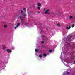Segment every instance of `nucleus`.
I'll list each match as a JSON object with an SVG mask.
<instances>
[{
	"instance_id": "nucleus-1",
	"label": "nucleus",
	"mask_w": 75,
	"mask_h": 75,
	"mask_svg": "<svg viewBox=\"0 0 75 75\" xmlns=\"http://www.w3.org/2000/svg\"><path fill=\"white\" fill-rule=\"evenodd\" d=\"M18 16L19 17L20 20H21L22 24H24V19L23 18V16L24 17L23 18H25V17H27V14L25 13L24 12L21 10L20 13V14L18 15Z\"/></svg>"
},
{
	"instance_id": "nucleus-8",
	"label": "nucleus",
	"mask_w": 75,
	"mask_h": 75,
	"mask_svg": "<svg viewBox=\"0 0 75 75\" xmlns=\"http://www.w3.org/2000/svg\"><path fill=\"white\" fill-rule=\"evenodd\" d=\"M38 9L39 10L41 9V7L40 6H38Z\"/></svg>"
},
{
	"instance_id": "nucleus-26",
	"label": "nucleus",
	"mask_w": 75,
	"mask_h": 75,
	"mask_svg": "<svg viewBox=\"0 0 75 75\" xmlns=\"http://www.w3.org/2000/svg\"><path fill=\"white\" fill-rule=\"evenodd\" d=\"M38 13H40V11L38 12Z\"/></svg>"
},
{
	"instance_id": "nucleus-3",
	"label": "nucleus",
	"mask_w": 75,
	"mask_h": 75,
	"mask_svg": "<svg viewBox=\"0 0 75 75\" xmlns=\"http://www.w3.org/2000/svg\"><path fill=\"white\" fill-rule=\"evenodd\" d=\"M62 14V13H61V12H60V11H58L57 13V14L58 15H59V14Z\"/></svg>"
},
{
	"instance_id": "nucleus-21",
	"label": "nucleus",
	"mask_w": 75,
	"mask_h": 75,
	"mask_svg": "<svg viewBox=\"0 0 75 75\" xmlns=\"http://www.w3.org/2000/svg\"><path fill=\"white\" fill-rule=\"evenodd\" d=\"M42 44H44V41H42Z\"/></svg>"
},
{
	"instance_id": "nucleus-14",
	"label": "nucleus",
	"mask_w": 75,
	"mask_h": 75,
	"mask_svg": "<svg viewBox=\"0 0 75 75\" xmlns=\"http://www.w3.org/2000/svg\"><path fill=\"white\" fill-rule=\"evenodd\" d=\"M75 26V25L74 24H73L71 26L72 27H74Z\"/></svg>"
},
{
	"instance_id": "nucleus-18",
	"label": "nucleus",
	"mask_w": 75,
	"mask_h": 75,
	"mask_svg": "<svg viewBox=\"0 0 75 75\" xmlns=\"http://www.w3.org/2000/svg\"><path fill=\"white\" fill-rule=\"evenodd\" d=\"M57 26H59L60 25V24H59V23H58L57 24Z\"/></svg>"
},
{
	"instance_id": "nucleus-24",
	"label": "nucleus",
	"mask_w": 75,
	"mask_h": 75,
	"mask_svg": "<svg viewBox=\"0 0 75 75\" xmlns=\"http://www.w3.org/2000/svg\"><path fill=\"white\" fill-rule=\"evenodd\" d=\"M73 64H75V60L74 61Z\"/></svg>"
},
{
	"instance_id": "nucleus-16",
	"label": "nucleus",
	"mask_w": 75,
	"mask_h": 75,
	"mask_svg": "<svg viewBox=\"0 0 75 75\" xmlns=\"http://www.w3.org/2000/svg\"><path fill=\"white\" fill-rule=\"evenodd\" d=\"M39 57H40V58H41L42 57V56H41V55H39Z\"/></svg>"
},
{
	"instance_id": "nucleus-5",
	"label": "nucleus",
	"mask_w": 75,
	"mask_h": 75,
	"mask_svg": "<svg viewBox=\"0 0 75 75\" xmlns=\"http://www.w3.org/2000/svg\"><path fill=\"white\" fill-rule=\"evenodd\" d=\"M37 6H41V4L40 3H38L37 4Z\"/></svg>"
},
{
	"instance_id": "nucleus-22",
	"label": "nucleus",
	"mask_w": 75,
	"mask_h": 75,
	"mask_svg": "<svg viewBox=\"0 0 75 75\" xmlns=\"http://www.w3.org/2000/svg\"><path fill=\"white\" fill-rule=\"evenodd\" d=\"M68 74H69V72H67V75H68Z\"/></svg>"
},
{
	"instance_id": "nucleus-10",
	"label": "nucleus",
	"mask_w": 75,
	"mask_h": 75,
	"mask_svg": "<svg viewBox=\"0 0 75 75\" xmlns=\"http://www.w3.org/2000/svg\"><path fill=\"white\" fill-rule=\"evenodd\" d=\"M4 28H6L7 26L6 25H5L4 26Z\"/></svg>"
},
{
	"instance_id": "nucleus-23",
	"label": "nucleus",
	"mask_w": 75,
	"mask_h": 75,
	"mask_svg": "<svg viewBox=\"0 0 75 75\" xmlns=\"http://www.w3.org/2000/svg\"><path fill=\"white\" fill-rule=\"evenodd\" d=\"M28 14L29 15H30V13H28Z\"/></svg>"
},
{
	"instance_id": "nucleus-6",
	"label": "nucleus",
	"mask_w": 75,
	"mask_h": 75,
	"mask_svg": "<svg viewBox=\"0 0 75 75\" xmlns=\"http://www.w3.org/2000/svg\"><path fill=\"white\" fill-rule=\"evenodd\" d=\"M69 38L67 40V41H70V39H71V36H69Z\"/></svg>"
},
{
	"instance_id": "nucleus-2",
	"label": "nucleus",
	"mask_w": 75,
	"mask_h": 75,
	"mask_svg": "<svg viewBox=\"0 0 75 75\" xmlns=\"http://www.w3.org/2000/svg\"><path fill=\"white\" fill-rule=\"evenodd\" d=\"M6 51L7 52H8V53H10V52H11V50L10 49H7L6 50Z\"/></svg>"
},
{
	"instance_id": "nucleus-15",
	"label": "nucleus",
	"mask_w": 75,
	"mask_h": 75,
	"mask_svg": "<svg viewBox=\"0 0 75 75\" xmlns=\"http://www.w3.org/2000/svg\"><path fill=\"white\" fill-rule=\"evenodd\" d=\"M17 27H18V26L17 25L16 26V27H15L14 28L15 29H16V28H17Z\"/></svg>"
},
{
	"instance_id": "nucleus-17",
	"label": "nucleus",
	"mask_w": 75,
	"mask_h": 75,
	"mask_svg": "<svg viewBox=\"0 0 75 75\" xmlns=\"http://www.w3.org/2000/svg\"><path fill=\"white\" fill-rule=\"evenodd\" d=\"M20 25V23H18L17 24V26H19Z\"/></svg>"
},
{
	"instance_id": "nucleus-9",
	"label": "nucleus",
	"mask_w": 75,
	"mask_h": 75,
	"mask_svg": "<svg viewBox=\"0 0 75 75\" xmlns=\"http://www.w3.org/2000/svg\"><path fill=\"white\" fill-rule=\"evenodd\" d=\"M49 52H50V53H51V52H52V50H49Z\"/></svg>"
},
{
	"instance_id": "nucleus-25",
	"label": "nucleus",
	"mask_w": 75,
	"mask_h": 75,
	"mask_svg": "<svg viewBox=\"0 0 75 75\" xmlns=\"http://www.w3.org/2000/svg\"><path fill=\"white\" fill-rule=\"evenodd\" d=\"M70 28H71V27L69 26V29H70Z\"/></svg>"
},
{
	"instance_id": "nucleus-13",
	"label": "nucleus",
	"mask_w": 75,
	"mask_h": 75,
	"mask_svg": "<svg viewBox=\"0 0 75 75\" xmlns=\"http://www.w3.org/2000/svg\"><path fill=\"white\" fill-rule=\"evenodd\" d=\"M23 10L24 11H26V8H24L23 9Z\"/></svg>"
},
{
	"instance_id": "nucleus-12",
	"label": "nucleus",
	"mask_w": 75,
	"mask_h": 75,
	"mask_svg": "<svg viewBox=\"0 0 75 75\" xmlns=\"http://www.w3.org/2000/svg\"><path fill=\"white\" fill-rule=\"evenodd\" d=\"M69 18L70 19H71V18H73V17H72V16H70Z\"/></svg>"
},
{
	"instance_id": "nucleus-7",
	"label": "nucleus",
	"mask_w": 75,
	"mask_h": 75,
	"mask_svg": "<svg viewBox=\"0 0 75 75\" xmlns=\"http://www.w3.org/2000/svg\"><path fill=\"white\" fill-rule=\"evenodd\" d=\"M43 56H44V57H47V54H46V53H44L43 54Z\"/></svg>"
},
{
	"instance_id": "nucleus-11",
	"label": "nucleus",
	"mask_w": 75,
	"mask_h": 75,
	"mask_svg": "<svg viewBox=\"0 0 75 75\" xmlns=\"http://www.w3.org/2000/svg\"><path fill=\"white\" fill-rule=\"evenodd\" d=\"M5 48H6V46H3V50H5Z\"/></svg>"
},
{
	"instance_id": "nucleus-20",
	"label": "nucleus",
	"mask_w": 75,
	"mask_h": 75,
	"mask_svg": "<svg viewBox=\"0 0 75 75\" xmlns=\"http://www.w3.org/2000/svg\"><path fill=\"white\" fill-rule=\"evenodd\" d=\"M35 52H38V50H37V49H36L35 50Z\"/></svg>"
},
{
	"instance_id": "nucleus-19",
	"label": "nucleus",
	"mask_w": 75,
	"mask_h": 75,
	"mask_svg": "<svg viewBox=\"0 0 75 75\" xmlns=\"http://www.w3.org/2000/svg\"><path fill=\"white\" fill-rule=\"evenodd\" d=\"M66 29H67V30H68L69 29V27H67Z\"/></svg>"
},
{
	"instance_id": "nucleus-4",
	"label": "nucleus",
	"mask_w": 75,
	"mask_h": 75,
	"mask_svg": "<svg viewBox=\"0 0 75 75\" xmlns=\"http://www.w3.org/2000/svg\"><path fill=\"white\" fill-rule=\"evenodd\" d=\"M49 11V10L48 9L46 10V11L45 12V14H49L50 13L48 12V11Z\"/></svg>"
}]
</instances>
